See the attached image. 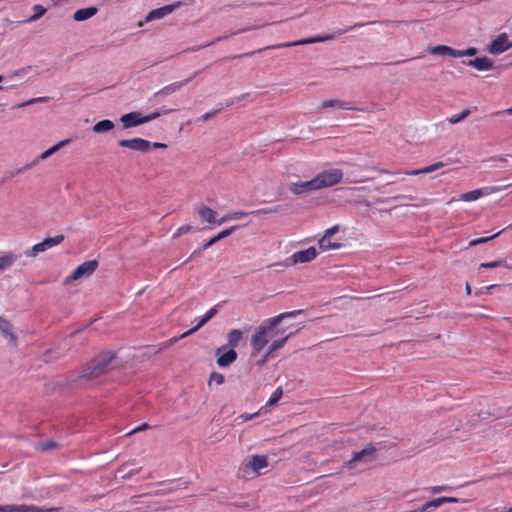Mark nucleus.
<instances>
[{
  "label": "nucleus",
  "mask_w": 512,
  "mask_h": 512,
  "mask_svg": "<svg viewBox=\"0 0 512 512\" xmlns=\"http://www.w3.org/2000/svg\"><path fill=\"white\" fill-rule=\"evenodd\" d=\"M467 65L470 67H473L479 71H488V70L492 69L493 62L488 57L483 56V57H477L473 60H469L467 62Z\"/></svg>",
  "instance_id": "b1692460"
},
{
  "label": "nucleus",
  "mask_w": 512,
  "mask_h": 512,
  "mask_svg": "<svg viewBox=\"0 0 512 512\" xmlns=\"http://www.w3.org/2000/svg\"><path fill=\"white\" fill-rule=\"evenodd\" d=\"M19 257L20 255L11 251L0 254V273L10 269Z\"/></svg>",
  "instance_id": "5701e85b"
},
{
  "label": "nucleus",
  "mask_w": 512,
  "mask_h": 512,
  "mask_svg": "<svg viewBox=\"0 0 512 512\" xmlns=\"http://www.w3.org/2000/svg\"><path fill=\"white\" fill-rule=\"evenodd\" d=\"M113 355L110 352H105L98 355L86 367L83 377L93 379L100 376L105 372L108 365L111 363Z\"/></svg>",
  "instance_id": "20e7f679"
},
{
  "label": "nucleus",
  "mask_w": 512,
  "mask_h": 512,
  "mask_svg": "<svg viewBox=\"0 0 512 512\" xmlns=\"http://www.w3.org/2000/svg\"><path fill=\"white\" fill-rule=\"evenodd\" d=\"M237 228H238L237 226H231V227L226 228V229L222 230L221 232H219L217 234V236L220 240H222V239L230 236L233 232H235Z\"/></svg>",
  "instance_id": "37998d69"
},
{
  "label": "nucleus",
  "mask_w": 512,
  "mask_h": 512,
  "mask_svg": "<svg viewBox=\"0 0 512 512\" xmlns=\"http://www.w3.org/2000/svg\"><path fill=\"white\" fill-rule=\"evenodd\" d=\"M503 512H512V507L507 509V510H505V511H503Z\"/></svg>",
  "instance_id": "69168bd1"
},
{
  "label": "nucleus",
  "mask_w": 512,
  "mask_h": 512,
  "mask_svg": "<svg viewBox=\"0 0 512 512\" xmlns=\"http://www.w3.org/2000/svg\"><path fill=\"white\" fill-rule=\"evenodd\" d=\"M465 291H466V294L467 295H470L471 294V287L470 285L467 283L466 286H465Z\"/></svg>",
  "instance_id": "680f3d73"
},
{
  "label": "nucleus",
  "mask_w": 512,
  "mask_h": 512,
  "mask_svg": "<svg viewBox=\"0 0 512 512\" xmlns=\"http://www.w3.org/2000/svg\"><path fill=\"white\" fill-rule=\"evenodd\" d=\"M375 447L371 444L367 445L360 451L354 452L352 458L346 463L349 469H353L359 462H367L372 459Z\"/></svg>",
  "instance_id": "9d476101"
},
{
  "label": "nucleus",
  "mask_w": 512,
  "mask_h": 512,
  "mask_svg": "<svg viewBox=\"0 0 512 512\" xmlns=\"http://www.w3.org/2000/svg\"><path fill=\"white\" fill-rule=\"evenodd\" d=\"M318 255L315 247H309L305 250L294 252L288 259L290 265L308 263L314 260Z\"/></svg>",
  "instance_id": "1a4fd4ad"
},
{
  "label": "nucleus",
  "mask_w": 512,
  "mask_h": 512,
  "mask_svg": "<svg viewBox=\"0 0 512 512\" xmlns=\"http://www.w3.org/2000/svg\"><path fill=\"white\" fill-rule=\"evenodd\" d=\"M192 79V77L186 79V80H183V81H180V82H175V83H171L165 87H163L162 89H160L158 92L155 93V97H167L177 91H179L180 89H182L185 85H187L190 80Z\"/></svg>",
  "instance_id": "f3484780"
},
{
  "label": "nucleus",
  "mask_w": 512,
  "mask_h": 512,
  "mask_svg": "<svg viewBox=\"0 0 512 512\" xmlns=\"http://www.w3.org/2000/svg\"><path fill=\"white\" fill-rule=\"evenodd\" d=\"M3 81V76L0 75V83Z\"/></svg>",
  "instance_id": "774afa93"
},
{
  "label": "nucleus",
  "mask_w": 512,
  "mask_h": 512,
  "mask_svg": "<svg viewBox=\"0 0 512 512\" xmlns=\"http://www.w3.org/2000/svg\"><path fill=\"white\" fill-rule=\"evenodd\" d=\"M192 230V227L188 224L180 226L177 231L173 234V238L176 239L184 234L189 233Z\"/></svg>",
  "instance_id": "a19ab883"
},
{
  "label": "nucleus",
  "mask_w": 512,
  "mask_h": 512,
  "mask_svg": "<svg viewBox=\"0 0 512 512\" xmlns=\"http://www.w3.org/2000/svg\"><path fill=\"white\" fill-rule=\"evenodd\" d=\"M97 12H98V9L96 7H87V8L78 9L73 14V19L77 22L85 21V20H88V19L94 17L97 14Z\"/></svg>",
  "instance_id": "393cba45"
},
{
  "label": "nucleus",
  "mask_w": 512,
  "mask_h": 512,
  "mask_svg": "<svg viewBox=\"0 0 512 512\" xmlns=\"http://www.w3.org/2000/svg\"><path fill=\"white\" fill-rule=\"evenodd\" d=\"M182 6V2H175L170 5L163 6L161 8L154 9L148 13L146 16V22H151L154 20L162 19L165 16L171 14L176 9Z\"/></svg>",
  "instance_id": "ddd939ff"
},
{
  "label": "nucleus",
  "mask_w": 512,
  "mask_h": 512,
  "mask_svg": "<svg viewBox=\"0 0 512 512\" xmlns=\"http://www.w3.org/2000/svg\"><path fill=\"white\" fill-rule=\"evenodd\" d=\"M218 241H220V239L218 238L217 235L213 236L212 238H210L208 241H206L204 244H203V249L206 250L208 248H210L212 245H214L215 243H217Z\"/></svg>",
  "instance_id": "8fccbe9b"
},
{
  "label": "nucleus",
  "mask_w": 512,
  "mask_h": 512,
  "mask_svg": "<svg viewBox=\"0 0 512 512\" xmlns=\"http://www.w3.org/2000/svg\"><path fill=\"white\" fill-rule=\"evenodd\" d=\"M500 266H504L509 269H512V266H509L504 260H495V261H491V262L481 263L479 266V269L495 268V267H500Z\"/></svg>",
  "instance_id": "f704fd0d"
},
{
  "label": "nucleus",
  "mask_w": 512,
  "mask_h": 512,
  "mask_svg": "<svg viewBox=\"0 0 512 512\" xmlns=\"http://www.w3.org/2000/svg\"><path fill=\"white\" fill-rule=\"evenodd\" d=\"M61 510L60 507L44 508L34 505H19V512H60Z\"/></svg>",
  "instance_id": "bb28decb"
},
{
  "label": "nucleus",
  "mask_w": 512,
  "mask_h": 512,
  "mask_svg": "<svg viewBox=\"0 0 512 512\" xmlns=\"http://www.w3.org/2000/svg\"><path fill=\"white\" fill-rule=\"evenodd\" d=\"M178 339H181L180 336L179 337H173V338L169 339L167 344H166V347L176 343L178 341Z\"/></svg>",
  "instance_id": "bf43d9fd"
},
{
  "label": "nucleus",
  "mask_w": 512,
  "mask_h": 512,
  "mask_svg": "<svg viewBox=\"0 0 512 512\" xmlns=\"http://www.w3.org/2000/svg\"><path fill=\"white\" fill-rule=\"evenodd\" d=\"M248 213L245 212V211H233V212H229L227 213L226 215H224L223 217H221L219 220H218V225H222L223 223H226L228 221H232V220H239V219H242L243 217L247 216Z\"/></svg>",
  "instance_id": "7c9ffc66"
},
{
  "label": "nucleus",
  "mask_w": 512,
  "mask_h": 512,
  "mask_svg": "<svg viewBox=\"0 0 512 512\" xmlns=\"http://www.w3.org/2000/svg\"><path fill=\"white\" fill-rule=\"evenodd\" d=\"M302 310H295L281 313L275 317L267 319L262 325L256 328L255 333L251 337L252 354L259 353L271 341L276 334L277 325L285 318H295L301 314Z\"/></svg>",
  "instance_id": "f257e3e1"
},
{
  "label": "nucleus",
  "mask_w": 512,
  "mask_h": 512,
  "mask_svg": "<svg viewBox=\"0 0 512 512\" xmlns=\"http://www.w3.org/2000/svg\"><path fill=\"white\" fill-rule=\"evenodd\" d=\"M447 488V486H431L426 488V490L429 491L431 494H438L440 492L447 490Z\"/></svg>",
  "instance_id": "09e8293b"
},
{
  "label": "nucleus",
  "mask_w": 512,
  "mask_h": 512,
  "mask_svg": "<svg viewBox=\"0 0 512 512\" xmlns=\"http://www.w3.org/2000/svg\"><path fill=\"white\" fill-rule=\"evenodd\" d=\"M34 14L26 21L28 23L35 22L46 13V8L40 4L33 6Z\"/></svg>",
  "instance_id": "72a5a7b5"
},
{
  "label": "nucleus",
  "mask_w": 512,
  "mask_h": 512,
  "mask_svg": "<svg viewBox=\"0 0 512 512\" xmlns=\"http://www.w3.org/2000/svg\"><path fill=\"white\" fill-rule=\"evenodd\" d=\"M147 427H148V424L144 423V424L136 427L135 429H133L129 434H134L136 432L142 431V430L146 429Z\"/></svg>",
  "instance_id": "4d7b16f0"
},
{
  "label": "nucleus",
  "mask_w": 512,
  "mask_h": 512,
  "mask_svg": "<svg viewBox=\"0 0 512 512\" xmlns=\"http://www.w3.org/2000/svg\"><path fill=\"white\" fill-rule=\"evenodd\" d=\"M291 336V333L280 338V339H276L274 341L271 342L269 348H268V355H272L275 351H277L278 349H281L284 344L286 343L287 339Z\"/></svg>",
  "instance_id": "2f4dec72"
},
{
  "label": "nucleus",
  "mask_w": 512,
  "mask_h": 512,
  "mask_svg": "<svg viewBox=\"0 0 512 512\" xmlns=\"http://www.w3.org/2000/svg\"><path fill=\"white\" fill-rule=\"evenodd\" d=\"M98 267L96 260L85 261L77 266L72 274L66 279V282L77 281L92 275Z\"/></svg>",
  "instance_id": "423d86ee"
},
{
  "label": "nucleus",
  "mask_w": 512,
  "mask_h": 512,
  "mask_svg": "<svg viewBox=\"0 0 512 512\" xmlns=\"http://www.w3.org/2000/svg\"><path fill=\"white\" fill-rule=\"evenodd\" d=\"M271 355H268V351L263 355V357L257 362L259 366L263 365L267 362Z\"/></svg>",
  "instance_id": "5fc2aeb1"
},
{
  "label": "nucleus",
  "mask_w": 512,
  "mask_h": 512,
  "mask_svg": "<svg viewBox=\"0 0 512 512\" xmlns=\"http://www.w3.org/2000/svg\"><path fill=\"white\" fill-rule=\"evenodd\" d=\"M437 501H438V504H439V507L444 504V503H458V502H466V500H459L458 498H455V497H439L437 498Z\"/></svg>",
  "instance_id": "79ce46f5"
},
{
  "label": "nucleus",
  "mask_w": 512,
  "mask_h": 512,
  "mask_svg": "<svg viewBox=\"0 0 512 512\" xmlns=\"http://www.w3.org/2000/svg\"><path fill=\"white\" fill-rule=\"evenodd\" d=\"M444 166H445L444 162H441V161L440 162H436V163H434L432 165H429V166H426V167L422 168V172H427V174L428 173H432V172H434L436 170H439V169L443 168Z\"/></svg>",
  "instance_id": "ea45409f"
},
{
  "label": "nucleus",
  "mask_w": 512,
  "mask_h": 512,
  "mask_svg": "<svg viewBox=\"0 0 512 512\" xmlns=\"http://www.w3.org/2000/svg\"><path fill=\"white\" fill-rule=\"evenodd\" d=\"M197 212L203 221H205L209 224H217L218 225V220L216 219L217 212L215 210H213L212 208L205 206V205H200L197 207Z\"/></svg>",
  "instance_id": "412c9836"
},
{
  "label": "nucleus",
  "mask_w": 512,
  "mask_h": 512,
  "mask_svg": "<svg viewBox=\"0 0 512 512\" xmlns=\"http://www.w3.org/2000/svg\"><path fill=\"white\" fill-rule=\"evenodd\" d=\"M477 53V49L474 47H470L465 50H456V58L466 57V56H474Z\"/></svg>",
  "instance_id": "58836bf2"
},
{
  "label": "nucleus",
  "mask_w": 512,
  "mask_h": 512,
  "mask_svg": "<svg viewBox=\"0 0 512 512\" xmlns=\"http://www.w3.org/2000/svg\"><path fill=\"white\" fill-rule=\"evenodd\" d=\"M55 443L54 442H49L47 443L45 446H44V449H50V448H53L55 447Z\"/></svg>",
  "instance_id": "052dcab7"
},
{
  "label": "nucleus",
  "mask_w": 512,
  "mask_h": 512,
  "mask_svg": "<svg viewBox=\"0 0 512 512\" xmlns=\"http://www.w3.org/2000/svg\"><path fill=\"white\" fill-rule=\"evenodd\" d=\"M64 241L63 235H57L55 237L45 238L42 242L33 245L30 249H27L24 252V255L27 257L34 258L38 256L40 253H43Z\"/></svg>",
  "instance_id": "39448f33"
},
{
  "label": "nucleus",
  "mask_w": 512,
  "mask_h": 512,
  "mask_svg": "<svg viewBox=\"0 0 512 512\" xmlns=\"http://www.w3.org/2000/svg\"><path fill=\"white\" fill-rule=\"evenodd\" d=\"M68 143H69V140L66 139V140H62V141L58 142L57 144L53 145L52 147H50L49 149H47L46 151H44L40 155H38L32 161V163L29 165V167L38 165V163L40 161L46 160L47 158H49L50 156L55 154L57 151H59L62 147L66 146Z\"/></svg>",
  "instance_id": "dca6fc26"
},
{
  "label": "nucleus",
  "mask_w": 512,
  "mask_h": 512,
  "mask_svg": "<svg viewBox=\"0 0 512 512\" xmlns=\"http://www.w3.org/2000/svg\"><path fill=\"white\" fill-rule=\"evenodd\" d=\"M30 69H31V67H24L22 69H19L14 72V76H16V77L23 76V75L27 74L30 71Z\"/></svg>",
  "instance_id": "864d4df0"
},
{
  "label": "nucleus",
  "mask_w": 512,
  "mask_h": 512,
  "mask_svg": "<svg viewBox=\"0 0 512 512\" xmlns=\"http://www.w3.org/2000/svg\"><path fill=\"white\" fill-rule=\"evenodd\" d=\"M469 114H470L469 110H464L460 114L452 115L447 120L450 124H457V123L461 122L462 120H464Z\"/></svg>",
  "instance_id": "c9c22d12"
},
{
  "label": "nucleus",
  "mask_w": 512,
  "mask_h": 512,
  "mask_svg": "<svg viewBox=\"0 0 512 512\" xmlns=\"http://www.w3.org/2000/svg\"><path fill=\"white\" fill-rule=\"evenodd\" d=\"M381 173H389L388 171L386 170H380Z\"/></svg>",
  "instance_id": "338daca9"
},
{
  "label": "nucleus",
  "mask_w": 512,
  "mask_h": 512,
  "mask_svg": "<svg viewBox=\"0 0 512 512\" xmlns=\"http://www.w3.org/2000/svg\"><path fill=\"white\" fill-rule=\"evenodd\" d=\"M265 411V407H261L259 411L249 414V413H243L238 418L241 419L242 422L250 421L258 416H260Z\"/></svg>",
  "instance_id": "e433bc0d"
},
{
  "label": "nucleus",
  "mask_w": 512,
  "mask_h": 512,
  "mask_svg": "<svg viewBox=\"0 0 512 512\" xmlns=\"http://www.w3.org/2000/svg\"><path fill=\"white\" fill-rule=\"evenodd\" d=\"M429 53L433 55L450 56L456 58V49L447 45H437L429 49Z\"/></svg>",
  "instance_id": "a878e982"
},
{
  "label": "nucleus",
  "mask_w": 512,
  "mask_h": 512,
  "mask_svg": "<svg viewBox=\"0 0 512 512\" xmlns=\"http://www.w3.org/2000/svg\"><path fill=\"white\" fill-rule=\"evenodd\" d=\"M0 333L1 335L12 344L16 343V336L14 334L13 325L6 320L4 317L0 316Z\"/></svg>",
  "instance_id": "a211bd4d"
},
{
  "label": "nucleus",
  "mask_w": 512,
  "mask_h": 512,
  "mask_svg": "<svg viewBox=\"0 0 512 512\" xmlns=\"http://www.w3.org/2000/svg\"><path fill=\"white\" fill-rule=\"evenodd\" d=\"M216 355L217 364L222 368L230 366L237 358V353L232 348L226 350L225 347H220L217 349Z\"/></svg>",
  "instance_id": "2eb2a0df"
},
{
  "label": "nucleus",
  "mask_w": 512,
  "mask_h": 512,
  "mask_svg": "<svg viewBox=\"0 0 512 512\" xmlns=\"http://www.w3.org/2000/svg\"><path fill=\"white\" fill-rule=\"evenodd\" d=\"M218 310L217 307H212L209 309L206 314L198 321L197 325L193 327L192 329L188 330L187 332L180 335V338H185L196 331H198L201 327H203L208 321H210L216 314Z\"/></svg>",
  "instance_id": "6ab92c4d"
},
{
  "label": "nucleus",
  "mask_w": 512,
  "mask_h": 512,
  "mask_svg": "<svg viewBox=\"0 0 512 512\" xmlns=\"http://www.w3.org/2000/svg\"><path fill=\"white\" fill-rule=\"evenodd\" d=\"M0 512H19V505H0Z\"/></svg>",
  "instance_id": "49530a36"
},
{
  "label": "nucleus",
  "mask_w": 512,
  "mask_h": 512,
  "mask_svg": "<svg viewBox=\"0 0 512 512\" xmlns=\"http://www.w3.org/2000/svg\"><path fill=\"white\" fill-rule=\"evenodd\" d=\"M214 381L216 384L221 385L224 382V376L220 373H212L210 376V382Z\"/></svg>",
  "instance_id": "a18cd8bd"
},
{
  "label": "nucleus",
  "mask_w": 512,
  "mask_h": 512,
  "mask_svg": "<svg viewBox=\"0 0 512 512\" xmlns=\"http://www.w3.org/2000/svg\"><path fill=\"white\" fill-rule=\"evenodd\" d=\"M495 286L496 285H490V286L487 287V289L490 290V289L494 288Z\"/></svg>",
  "instance_id": "0e129e2a"
},
{
  "label": "nucleus",
  "mask_w": 512,
  "mask_h": 512,
  "mask_svg": "<svg viewBox=\"0 0 512 512\" xmlns=\"http://www.w3.org/2000/svg\"><path fill=\"white\" fill-rule=\"evenodd\" d=\"M277 210L278 209L276 207H269V208H261V209L255 210V211H253L251 213L255 214V215L270 214V213L277 212Z\"/></svg>",
  "instance_id": "c03bdc74"
},
{
  "label": "nucleus",
  "mask_w": 512,
  "mask_h": 512,
  "mask_svg": "<svg viewBox=\"0 0 512 512\" xmlns=\"http://www.w3.org/2000/svg\"><path fill=\"white\" fill-rule=\"evenodd\" d=\"M512 48V42L506 33L496 36L489 44L487 50L492 55H499Z\"/></svg>",
  "instance_id": "0eeeda50"
},
{
  "label": "nucleus",
  "mask_w": 512,
  "mask_h": 512,
  "mask_svg": "<svg viewBox=\"0 0 512 512\" xmlns=\"http://www.w3.org/2000/svg\"><path fill=\"white\" fill-rule=\"evenodd\" d=\"M118 144L121 147L144 153L149 152L151 149V142L142 138L123 139Z\"/></svg>",
  "instance_id": "9b49d317"
},
{
  "label": "nucleus",
  "mask_w": 512,
  "mask_h": 512,
  "mask_svg": "<svg viewBox=\"0 0 512 512\" xmlns=\"http://www.w3.org/2000/svg\"><path fill=\"white\" fill-rule=\"evenodd\" d=\"M344 173L339 168H329L321 171L313 177L317 190L332 187L339 184L343 179Z\"/></svg>",
  "instance_id": "f03ea898"
},
{
  "label": "nucleus",
  "mask_w": 512,
  "mask_h": 512,
  "mask_svg": "<svg viewBox=\"0 0 512 512\" xmlns=\"http://www.w3.org/2000/svg\"><path fill=\"white\" fill-rule=\"evenodd\" d=\"M507 186H492V187H486L482 189H475L466 193H463L459 196V200L465 201V202H472L478 200L483 195H489L492 193H497L503 190L504 188L509 187Z\"/></svg>",
  "instance_id": "6e6552de"
},
{
  "label": "nucleus",
  "mask_w": 512,
  "mask_h": 512,
  "mask_svg": "<svg viewBox=\"0 0 512 512\" xmlns=\"http://www.w3.org/2000/svg\"><path fill=\"white\" fill-rule=\"evenodd\" d=\"M114 127H115V125H114L113 121L105 119V120H101V121L97 122L93 126V131L95 133H107V132L111 131Z\"/></svg>",
  "instance_id": "cd10ccee"
},
{
  "label": "nucleus",
  "mask_w": 512,
  "mask_h": 512,
  "mask_svg": "<svg viewBox=\"0 0 512 512\" xmlns=\"http://www.w3.org/2000/svg\"><path fill=\"white\" fill-rule=\"evenodd\" d=\"M283 395V389L281 387H278L272 394V396L269 398V400L265 404V409L267 407H272L277 405L278 401L281 399Z\"/></svg>",
  "instance_id": "473e14b6"
},
{
  "label": "nucleus",
  "mask_w": 512,
  "mask_h": 512,
  "mask_svg": "<svg viewBox=\"0 0 512 512\" xmlns=\"http://www.w3.org/2000/svg\"><path fill=\"white\" fill-rule=\"evenodd\" d=\"M334 37H335L334 35L327 34V35H323V36L310 37V38H305V39L298 40V41L282 43V44L271 46L270 48L275 49V48H282V47H294V46H300V45L319 43V42L332 40V39H334Z\"/></svg>",
  "instance_id": "4468645a"
},
{
  "label": "nucleus",
  "mask_w": 512,
  "mask_h": 512,
  "mask_svg": "<svg viewBox=\"0 0 512 512\" xmlns=\"http://www.w3.org/2000/svg\"><path fill=\"white\" fill-rule=\"evenodd\" d=\"M406 175H420V174H427V172H422V169L418 170H412V171H406Z\"/></svg>",
  "instance_id": "6e6d98bb"
},
{
  "label": "nucleus",
  "mask_w": 512,
  "mask_h": 512,
  "mask_svg": "<svg viewBox=\"0 0 512 512\" xmlns=\"http://www.w3.org/2000/svg\"><path fill=\"white\" fill-rule=\"evenodd\" d=\"M327 108H336V109H343V110H357L354 107H351L347 102L338 100V99H329L325 100L321 103V105L318 107V110H324ZM359 111H362V109H358Z\"/></svg>",
  "instance_id": "aec40b11"
},
{
  "label": "nucleus",
  "mask_w": 512,
  "mask_h": 512,
  "mask_svg": "<svg viewBox=\"0 0 512 512\" xmlns=\"http://www.w3.org/2000/svg\"><path fill=\"white\" fill-rule=\"evenodd\" d=\"M288 190L297 196L304 195L313 191H317L313 178L308 181L290 182Z\"/></svg>",
  "instance_id": "f8f14e48"
},
{
  "label": "nucleus",
  "mask_w": 512,
  "mask_h": 512,
  "mask_svg": "<svg viewBox=\"0 0 512 512\" xmlns=\"http://www.w3.org/2000/svg\"><path fill=\"white\" fill-rule=\"evenodd\" d=\"M268 466V459L264 455H254L246 463V467L258 472Z\"/></svg>",
  "instance_id": "4be33fe9"
},
{
  "label": "nucleus",
  "mask_w": 512,
  "mask_h": 512,
  "mask_svg": "<svg viewBox=\"0 0 512 512\" xmlns=\"http://www.w3.org/2000/svg\"><path fill=\"white\" fill-rule=\"evenodd\" d=\"M217 110L206 112L205 114L201 115L199 118L202 121H208L209 119L213 118L217 114Z\"/></svg>",
  "instance_id": "3c124183"
},
{
  "label": "nucleus",
  "mask_w": 512,
  "mask_h": 512,
  "mask_svg": "<svg viewBox=\"0 0 512 512\" xmlns=\"http://www.w3.org/2000/svg\"><path fill=\"white\" fill-rule=\"evenodd\" d=\"M500 233H501V231L497 232L496 234H494L490 237H482V238L474 239V240L470 241L469 246L472 247V246L486 243V242L490 241L491 239L496 238Z\"/></svg>",
  "instance_id": "4c0bfd02"
},
{
  "label": "nucleus",
  "mask_w": 512,
  "mask_h": 512,
  "mask_svg": "<svg viewBox=\"0 0 512 512\" xmlns=\"http://www.w3.org/2000/svg\"><path fill=\"white\" fill-rule=\"evenodd\" d=\"M318 244L320 249L323 251L335 250L341 247L340 243L332 242L331 237H328L326 235H323V237L319 240Z\"/></svg>",
  "instance_id": "c85d7f7f"
},
{
  "label": "nucleus",
  "mask_w": 512,
  "mask_h": 512,
  "mask_svg": "<svg viewBox=\"0 0 512 512\" xmlns=\"http://www.w3.org/2000/svg\"><path fill=\"white\" fill-rule=\"evenodd\" d=\"M47 100L46 97H38V98H33V99H30L26 102H23L21 104L18 105V107H25V106H28V105H31V104H34V103H37V102H45Z\"/></svg>",
  "instance_id": "de8ad7c7"
},
{
  "label": "nucleus",
  "mask_w": 512,
  "mask_h": 512,
  "mask_svg": "<svg viewBox=\"0 0 512 512\" xmlns=\"http://www.w3.org/2000/svg\"><path fill=\"white\" fill-rule=\"evenodd\" d=\"M505 113L508 115H512V106L505 110Z\"/></svg>",
  "instance_id": "e2e57ef3"
},
{
  "label": "nucleus",
  "mask_w": 512,
  "mask_h": 512,
  "mask_svg": "<svg viewBox=\"0 0 512 512\" xmlns=\"http://www.w3.org/2000/svg\"><path fill=\"white\" fill-rule=\"evenodd\" d=\"M338 231H339V225H334V226L330 227L329 229H327L325 231L324 235H326L328 237H332Z\"/></svg>",
  "instance_id": "603ef678"
},
{
  "label": "nucleus",
  "mask_w": 512,
  "mask_h": 512,
  "mask_svg": "<svg viewBox=\"0 0 512 512\" xmlns=\"http://www.w3.org/2000/svg\"><path fill=\"white\" fill-rule=\"evenodd\" d=\"M151 147L156 148V149H157V148H163V149H164V148H166V147H167V145H166V144H164V143L155 142V143H153V144L151 143Z\"/></svg>",
  "instance_id": "13d9d810"
},
{
  "label": "nucleus",
  "mask_w": 512,
  "mask_h": 512,
  "mask_svg": "<svg viewBox=\"0 0 512 512\" xmlns=\"http://www.w3.org/2000/svg\"><path fill=\"white\" fill-rule=\"evenodd\" d=\"M171 110H159L148 115H141L139 112H130L120 117V121L124 128H132L148 123L161 115L169 113Z\"/></svg>",
  "instance_id": "7ed1b4c3"
},
{
  "label": "nucleus",
  "mask_w": 512,
  "mask_h": 512,
  "mask_svg": "<svg viewBox=\"0 0 512 512\" xmlns=\"http://www.w3.org/2000/svg\"><path fill=\"white\" fill-rule=\"evenodd\" d=\"M242 337H243V334L240 330H238V329L231 330L227 335L228 345L232 349H235L239 345V342L241 341Z\"/></svg>",
  "instance_id": "c756f323"
}]
</instances>
